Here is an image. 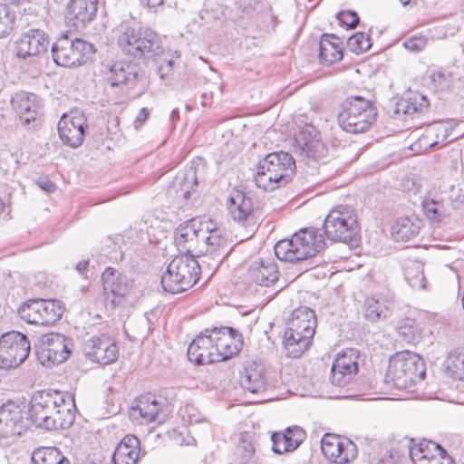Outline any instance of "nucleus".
Instances as JSON below:
<instances>
[{
  "label": "nucleus",
  "instance_id": "774afa93",
  "mask_svg": "<svg viewBox=\"0 0 464 464\" xmlns=\"http://www.w3.org/2000/svg\"><path fill=\"white\" fill-rule=\"evenodd\" d=\"M88 266H89V261L88 260H82V261L79 262L76 265L75 269L78 271V273L81 276H83L84 277H86V273H87V270H88Z\"/></svg>",
  "mask_w": 464,
  "mask_h": 464
},
{
  "label": "nucleus",
  "instance_id": "e2e57ef3",
  "mask_svg": "<svg viewBox=\"0 0 464 464\" xmlns=\"http://www.w3.org/2000/svg\"><path fill=\"white\" fill-rule=\"evenodd\" d=\"M140 5L148 12L157 14L164 5V0H139Z\"/></svg>",
  "mask_w": 464,
  "mask_h": 464
},
{
  "label": "nucleus",
  "instance_id": "9d476101",
  "mask_svg": "<svg viewBox=\"0 0 464 464\" xmlns=\"http://www.w3.org/2000/svg\"><path fill=\"white\" fill-rule=\"evenodd\" d=\"M105 79L111 87L126 85L141 95L149 85L148 77L138 65L118 61L106 66Z\"/></svg>",
  "mask_w": 464,
  "mask_h": 464
},
{
  "label": "nucleus",
  "instance_id": "052dcab7",
  "mask_svg": "<svg viewBox=\"0 0 464 464\" xmlns=\"http://www.w3.org/2000/svg\"><path fill=\"white\" fill-rule=\"evenodd\" d=\"M271 440L273 442L272 450L276 454H283L285 452H288V450H284V448L286 447V439L285 436L283 435L282 432L275 431L271 435Z\"/></svg>",
  "mask_w": 464,
  "mask_h": 464
},
{
  "label": "nucleus",
  "instance_id": "6e6552de",
  "mask_svg": "<svg viewBox=\"0 0 464 464\" xmlns=\"http://www.w3.org/2000/svg\"><path fill=\"white\" fill-rule=\"evenodd\" d=\"M63 392L59 391H39L31 400L28 415L32 423L46 430H53L55 411L58 403H63Z\"/></svg>",
  "mask_w": 464,
  "mask_h": 464
},
{
  "label": "nucleus",
  "instance_id": "37998d69",
  "mask_svg": "<svg viewBox=\"0 0 464 464\" xmlns=\"http://www.w3.org/2000/svg\"><path fill=\"white\" fill-rule=\"evenodd\" d=\"M66 460L69 459L54 447L39 448L32 454V461L34 464H61Z\"/></svg>",
  "mask_w": 464,
  "mask_h": 464
},
{
  "label": "nucleus",
  "instance_id": "a878e982",
  "mask_svg": "<svg viewBox=\"0 0 464 464\" xmlns=\"http://www.w3.org/2000/svg\"><path fill=\"white\" fill-rule=\"evenodd\" d=\"M316 324L314 311L307 306H301L293 311L286 323L285 331L295 333L296 335L303 334L313 340Z\"/></svg>",
  "mask_w": 464,
  "mask_h": 464
},
{
  "label": "nucleus",
  "instance_id": "338daca9",
  "mask_svg": "<svg viewBox=\"0 0 464 464\" xmlns=\"http://www.w3.org/2000/svg\"><path fill=\"white\" fill-rule=\"evenodd\" d=\"M148 116H149V111L146 108H142L140 111V112L138 113V115L134 121L135 128H139L143 122H145Z\"/></svg>",
  "mask_w": 464,
  "mask_h": 464
},
{
  "label": "nucleus",
  "instance_id": "473e14b6",
  "mask_svg": "<svg viewBox=\"0 0 464 464\" xmlns=\"http://www.w3.org/2000/svg\"><path fill=\"white\" fill-rule=\"evenodd\" d=\"M140 440L134 435L125 436L112 455L113 464H136L140 458Z\"/></svg>",
  "mask_w": 464,
  "mask_h": 464
},
{
  "label": "nucleus",
  "instance_id": "1a4fd4ad",
  "mask_svg": "<svg viewBox=\"0 0 464 464\" xmlns=\"http://www.w3.org/2000/svg\"><path fill=\"white\" fill-rule=\"evenodd\" d=\"M52 55L57 65L75 67L85 63L93 53L92 45L82 39L70 40L66 35L52 45Z\"/></svg>",
  "mask_w": 464,
  "mask_h": 464
},
{
  "label": "nucleus",
  "instance_id": "bf43d9fd",
  "mask_svg": "<svg viewBox=\"0 0 464 464\" xmlns=\"http://www.w3.org/2000/svg\"><path fill=\"white\" fill-rule=\"evenodd\" d=\"M283 435L285 436V442H286V447L284 448V450H288L289 451H293L295 450V449H297L299 447V445L303 442L304 439V436H305V433L304 430H295L294 432V437L295 438H291V436H289L288 434H286V431L285 432H282Z\"/></svg>",
  "mask_w": 464,
  "mask_h": 464
},
{
  "label": "nucleus",
  "instance_id": "aec40b11",
  "mask_svg": "<svg viewBox=\"0 0 464 464\" xmlns=\"http://www.w3.org/2000/svg\"><path fill=\"white\" fill-rule=\"evenodd\" d=\"M83 353L91 361L107 365L117 360L119 348L107 336H92L85 341Z\"/></svg>",
  "mask_w": 464,
  "mask_h": 464
},
{
  "label": "nucleus",
  "instance_id": "8fccbe9b",
  "mask_svg": "<svg viewBox=\"0 0 464 464\" xmlns=\"http://www.w3.org/2000/svg\"><path fill=\"white\" fill-rule=\"evenodd\" d=\"M372 46L371 37L368 34L358 32L347 40L348 49L355 53L368 51Z\"/></svg>",
  "mask_w": 464,
  "mask_h": 464
},
{
  "label": "nucleus",
  "instance_id": "49530a36",
  "mask_svg": "<svg viewBox=\"0 0 464 464\" xmlns=\"http://www.w3.org/2000/svg\"><path fill=\"white\" fill-rule=\"evenodd\" d=\"M450 130V128L446 123L435 122L426 129L423 140H432L435 138L434 140H431L427 144L430 148H434L440 142H443L447 140Z\"/></svg>",
  "mask_w": 464,
  "mask_h": 464
},
{
  "label": "nucleus",
  "instance_id": "7c9ffc66",
  "mask_svg": "<svg viewBox=\"0 0 464 464\" xmlns=\"http://www.w3.org/2000/svg\"><path fill=\"white\" fill-rule=\"evenodd\" d=\"M394 301L392 297L378 295L366 298L363 305V315L370 322H378L389 318Z\"/></svg>",
  "mask_w": 464,
  "mask_h": 464
},
{
  "label": "nucleus",
  "instance_id": "39448f33",
  "mask_svg": "<svg viewBox=\"0 0 464 464\" xmlns=\"http://www.w3.org/2000/svg\"><path fill=\"white\" fill-rule=\"evenodd\" d=\"M119 46L130 56L139 59L154 58L160 53V40L147 28L126 27L118 38Z\"/></svg>",
  "mask_w": 464,
  "mask_h": 464
},
{
  "label": "nucleus",
  "instance_id": "ddd939ff",
  "mask_svg": "<svg viewBox=\"0 0 464 464\" xmlns=\"http://www.w3.org/2000/svg\"><path fill=\"white\" fill-rule=\"evenodd\" d=\"M299 144V156L305 165L316 169V164H324L328 158V150L321 140L319 132L313 125H305L296 139Z\"/></svg>",
  "mask_w": 464,
  "mask_h": 464
},
{
  "label": "nucleus",
  "instance_id": "f257e3e1",
  "mask_svg": "<svg viewBox=\"0 0 464 464\" xmlns=\"http://www.w3.org/2000/svg\"><path fill=\"white\" fill-rule=\"evenodd\" d=\"M324 247V235L318 228L305 227L295 232L290 239L278 241L274 248L278 259L295 263L314 256Z\"/></svg>",
  "mask_w": 464,
  "mask_h": 464
},
{
  "label": "nucleus",
  "instance_id": "6ab92c4d",
  "mask_svg": "<svg viewBox=\"0 0 464 464\" xmlns=\"http://www.w3.org/2000/svg\"><path fill=\"white\" fill-rule=\"evenodd\" d=\"M164 405L163 400L151 393L142 394L129 409L130 419L138 424L148 425L157 420Z\"/></svg>",
  "mask_w": 464,
  "mask_h": 464
},
{
  "label": "nucleus",
  "instance_id": "c03bdc74",
  "mask_svg": "<svg viewBox=\"0 0 464 464\" xmlns=\"http://www.w3.org/2000/svg\"><path fill=\"white\" fill-rule=\"evenodd\" d=\"M336 457V464H347L354 460L358 455V449L351 440L339 436Z\"/></svg>",
  "mask_w": 464,
  "mask_h": 464
},
{
  "label": "nucleus",
  "instance_id": "f3484780",
  "mask_svg": "<svg viewBox=\"0 0 464 464\" xmlns=\"http://www.w3.org/2000/svg\"><path fill=\"white\" fill-rule=\"evenodd\" d=\"M102 291L112 307L120 304L132 287V281L113 267L108 266L102 274Z\"/></svg>",
  "mask_w": 464,
  "mask_h": 464
},
{
  "label": "nucleus",
  "instance_id": "6e6d98bb",
  "mask_svg": "<svg viewBox=\"0 0 464 464\" xmlns=\"http://www.w3.org/2000/svg\"><path fill=\"white\" fill-rule=\"evenodd\" d=\"M433 88L438 92L449 90L452 85V76L450 72H435L430 75Z\"/></svg>",
  "mask_w": 464,
  "mask_h": 464
},
{
  "label": "nucleus",
  "instance_id": "bb28decb",
  "mask_svg": "<svg viewBox=\"0 0 464 464\" xmlns=\"http://www.w3.org/2000/svg\"><path fill=\"white\" fill-rule=\"evenodd\" d=\"M84 123L85 120L81 116L63 115L58 122L61 140L72 148L82 145L85 133Z\"/></svg>",
  "mask_w": 464,
  "mask_h": 464
},
{
  "label": "nucleus",
  "instance_id": "09e8293b",
  "mask_svg": "<svg viewBox=\"0 0 464 464\" xmlns=\"http://www.w3.org/2000/svg\"><path fill=\"white\" fill-rule=\"evenodd\" d=\"M254 438L251 432H243L239 435L237 446V454L242 463H246L255 453Z\"/></svg>",
  "mask_w": 464,
  "mask_h": 464
},
{
  "label": "nucleus",
  "instance_id": "7ed1b4c3",
  "mask_svg": "<svg viewBox=\"0 0 464 464\" xmlns=\"http://www.w3.org/2000/svg\"><path fill=\"white\" fill-rule=\"evenodd\" d=\"M426 368L420 355L402 351L390 358L386 378L398 389H409L424 379Z\"/></svg>",
  "mask_w": 464,
  "mask_h": 464
},
{
  "label": "nucleus",
  "instance_id": "ea45409f",
  "mask_svg": "<svg viewBox=\"0 0 464 464\" xmlns=\"http://www.w3.org/2000/svg\"><path fill=\"white\" fill-rule=\"evenodd\" d=\"M197 186L198 179L194 169H189L182 175L177 176L174 181L177 196L182 197L185 199L190 198L191 193L195 191V187Z\"/></svg>",
  "mask_w": 464,
  "mask_h": 464
},
{
  "label": "nucleus",
  "instance_id": "b1692460",
  "mask_svg": "<svg viewBox=\"0 0 464 464\" xmlns=\"http://www.w3.org/2000/svg\"><path fill=\"white\" fill-rule=\"evenodd\" d=\"M16 54L25 59L30 56H37L48 50L49 39L43 30L29 29L22 34L16 43Z\"/></svg>",
  "mask_w": 464,
  "mask_h": 464
},
{
  "label": "nucleus",
  "instance_id": "a18cd8bd",
  "mask_svg": "<svg viewBox=\"0 0 464 464\" xmlns=\"http://www.w3.org/2000/svg\"><path fill=\"white\" fill-rule=\"evenodd\" d=\"M446 372L455 379L464 381V353L451 352L445 361Z\"/></svg>",
  "mask_w": 464,
  "mask_h": 464
},
{
  "label": "nucleus",
  "instance_id": "603ef678",
  "mask_svg": "<svg viewBox=\"0 0 464 464\" xmlns=\"http://www.w3.org/2000/svg\"><path fill=\"white\" fill-rule=\"evenodd\" d=\"M14 12L7 5H0V37L8 35L14 24Z\"/></svg>",
  "mask_w": 464,
  "mask_h": 464
},
{
  "label": "nucleus",
  "instance_id": "c85d7f7f",
  "mask_svg": "<svg viewBox=\"0 0 464 464\" xmlns=\"http://www.w3.org/2000/svg\"><path fill=\"white\" fill-rule=\"evenodd\" d=\"M227 208L231 218L243 226L246 227L251 220L255 219L254 203L244 192L233 193L227 200Z\"/></svg>",
  "mask_w": 464,
  "mask_h": 464
},
{
  "label": "nucleus",
  "instance_id": "13d9d810",
  "mask_svg": "<svg viewBox=\"0 0 464 464\" xmlns=\"http://www.w3.org/2000/svg\"><path fill=\"white\" fill-rule=\"evenodd\" d=\"M427 43L428 38L423 35L411 36L403 43V46L410 52H420L425 48Z\"/></svg>",
  "mask_w": 464,
  "mask_h": 464
},
{
  "label": "nucleus",
  "instance_id": "0eeeda50",
  "mask_svg": "<svg viewBox=\"0 0 464 464\" xmlns=\"http://www.w3.org/2000/svg\"><path fill=\"white\" fill-rule=\"evenodd\" d=\"M63 312V303L55 299H30L17 310L20 318L27 324L44 326L55 324L61 319Z\"/></svg>",
  "mask_w": 464,
  "mask_h": 464
},
{
  "label": "nucleus",
  "instance_id": "5fc2aeb1",
  "mask_svg": "<svg viewBox=\"0 0 464 464\" xmlns=\"http://www.w3.org/2000/svg\"><path fill=\"white\" fill-rule=\"evenodd\" d=\"M423 210L427 218L434 223L441 222L446 217L443 205L434 200L424 202Z\"/></svg>",
  "mask_w": 464,
  "mask_h": 464
},
{
  "label": "nucleus",
  "instance_id": "a19ab883",
  "mask_svg": "<svg viewBox=\"0 0 464 464\" xmlns=\"http://www.w3.org/2000/svg\"><path fill=\"white\" fill-rule=\"evenodd\" d=\"M397 332L401 340L410 344H416L422 339L420 327L414 319L405 317L397 324Z\"/></svg>",
  "mask_w": 464,
  "mask_h": 464
},
{
  "label": "nucleus",
  "instance_id": "680f3d73",
  "mask_svg": "<svg viewBox=\"0 0 464 464\" xmlns=\"http://www.w3.org/2000/svg\"><path fill=\"white\" fill-rule=\"evenodd\" d=\"M427 464H455V461L451 456L447 453L446 450L441 448Z\"/></svg>",
  "mask_w": 464,
  "mask_h": 464
},
{
  "label": "nucleus",
  "instance_id": "f03ea898",
  "mask_svg": "<svg viewBox=\"0 0 464 464\" xmlns=\"http://www.w3.org/2000/svg\"><path fill=\"white\" fill-rule=\"evenodd\" d=\"M201 273L207 274V270L200 261L188 256H177L161 276L162 289L172 295L183 293L198 281Z\"/></svg>",
  "mask_w": 464,
  "mask_h": 464
},
{
  "label": "nucleus",
  "instance_id": "4c0bfd02",
  "mask_svg": "<svg viewBox=\"0 0 464 464\" xmlns=\"http://www.w3.org/2000/svg\"><path fill=\"white\" fill-rule=\"evenodd\" d=\"M283 343L286 356L298 358L310 348L312 340L303 334L285 331Z\"/></svg>",
  "mask_w": 464,
  "mask_h": 464
},
{
  "label": "nucleus",
  "instance_id": "e433bc0d",
  "mask_svg": "<svg viewBox=\"0 0 464 464\" xmlns=\"http://www.w3.org/2000/svg\"><path fill=\"white\" fill-rule=\"evenodd\" d=\"M332 39L339 40L334 34H324L319 42V61L324 65H331L343 58L342 48Z\"/></svg>",
  "mask_w": 464,
  "mask_h": 464
},
{
  "label": "nucleus",
  "instance_id": "c756f323",
  "mask_svg": "<svg viewBox=\"0 0 464 464\" xmlns=\"http://www.w3.org/2000/svg\"><path fill=\"white\" fill-rule=\"evenodd\" d=\"M278 268L271 259L254 261L248 268L249 277L257 285L269 286L278 280Z\"/></svg>",
  "mask_w": 464,
  "mask_h": 464
},
{
  "label": "nucleus",
  "instance_id": "423d86ee",
  "mask_svg": "<svg viewBox=\"0 0 464 464\" xmlns=\"http://www.w3.org/2000/svg\"><path fill=\"white\" fill-rule=\"evenodd\" d=\"M324 231L334 242H352L358 232L354 209L348 205H339L330 210L324 222Z\"/></svg>",
  "mask_w": 464,
  "mask_h": 464
},
{
  "label": "nucleus",
  "instance_id": "79ce46f5",
  "mask_svg": "<svg viewBox=\"0 0 464 464\" xmlns=\"http://www.w3.org/2000/svg\"><path fill=\"white\" fill-rule=\"evenodd\" d=\"M404 277L412 288L424 289L426 278L423 275V264L416 260H409L404 265Z\"/></svg>",
  "mask_w": 464,
  "mask_h": 464
},
{
  "label": "nucleus",
  "instance_id": "a211bd4d",
  "mask_svg": "<svg viewBox=\"0 0 464 464\" xmlns=\"http://www.w3.org/2000/svg\"><path fill=\"white\" fill-rule=\"evenodd\" d=\"M212 336L211 329H206L190 343L188 348V358L190 362L196 365L220 362Z\"/></svg>",
  "mask_w": 464,
  "mask_h": 464
},
{
  "label": "nucleus",
  "instance_id": "412c9836",
  "mask_svg": "<svg viewBox=\"0 0 464 464\" xmlns=\"http://www.w3.org/2000/svg\"><path fill=\"white\" fill-rule=\"evenodd\" d=\"M212 338L215 342L216 351L221 361H226L237 355L243 347V336L232 327H220L211 329Z\"/></svg>",
  "mask_w": 464,
  "mask_h": 464
},
{
  "label": "nucleus",
  "instance_id": "4be33fe9",
  "mask_svg": "<svg viewBox=\"0 0 464 464\" xmlns=\"http://www.w3.org/2000/svg\"><path fill=\"white\" fill-rule=\"evenodd\" d=\"M258 166L259 169H265L268 175H272L286 184L291 180L295 169V161L291 154L280 151L266 155Z\"/></svg>",
  "mask_w": 464,
  "mask_h": 464
},
{
  "label": "nucleus",
  "instance_id": "3c124183",
  "mask_svg": "<svg viewBox=\"0 0 464 464\" xmlns=\"http://www.w3.org/2000/svg\"><path fill=\"white\" fill-rule=\"evenodd\" d=\"M339 436L334 434L326 433L321 440L322 452L326 459L335 463L336 457L339 456L337 452Z\"/></svg>",
  "mask_w": 464,
  "mask_h": 464
},
{
  "label": "nucleus",
  "instance_id": "864d4df0",
  "mask_svg": "<svg viewBox=\"0 0 464 464\" xmlns=\"http://www.w3.org/2000/svg\"><path fill=\"white\" fill-rule=\"evenodd\" d=\"M255 182L257 187L264 190H274L284 184V182L280 181L274 176L268 175L265 169H259V166L257 167V171L255 175Z\"/></svg>",
  "mask_w": 464,
  "mask_h": 464
},
{
  "label": "nucleus",
  "instance_id": "cd10ccee",
  "mask_svg": "<svg viewBox=\"0 0 464 464\" xmlns=\"http://www.w3.org/2000/svg\"><path fill=\"white\" fill-rule=\"evenodd\" d=\"M24 430L19 405L8 402L0 407V438L20 435Z\"/></svg>",
  "mask_w": 464,
  "mask_h": 464
},
{
  "label": "nucleus",
  "instance_id": "69168bd1",
  "mask_svg": "<svg viewBox=\"0 0 464 464\" xmlns=\"http://www.w3.org/2000/svg\"><path fill=\"white\" fill-rule=\"evenodd\" d=\"M396 459L392 450H386L376 464H395Z\"/></svg>",
  "mask_w": 464,
  "mask_h": 464
},
{
  "label": "nucleus",
  "instance_id": "9b49d317",
  "mask_svg": "<svg viewBox=\"0 0 464 464\" xmlns=\"http://www.w3.org/2000/svg\"><path fill=\"white\" fill-rule=\"evenodd\" d=\"M209 232H208V260L201 258V263L206 267L207 276L210 278L232 251V247L226 236V231L218 227L211 219H208Z\"/></svg>",
  "mask_w": 464,
  "mask_h": 464
},
{
  "label": "nucleus",
  "instance_id": "dca6fc26",
  "mask_svg": "<svg viewBox=\"0 0 464 464\" xmlns=\"http://www.w3.org/2000/svg\"><path fill=\"white\" fill-rule=\"evenodd\" d=\"M358 358L356 349L349 348L339 353L331 368V383L337 387L349 383L358 372Z\"/></svg>",
  "mask_w": 464,
  "mask_h": 464
},
{
  "label": "nucleus",
  "instance_id": "4468645a",
  "mask_svg": "<svg viewBox=\"0 0 464 464\" xmlns=\"http://www.w3.org/2000/svg\"><path fill=\"white\" fill-rule=\"evenodd\" d=\"M70 342L58 333L43 335L34 344L35 354L39 362L46 367L63 362L70 355Z\"/></svg>",
  "mask_w": 464,
  "mask_h": 464
},
{
  "label": "nucleus",
  "instance_id": "58836bf2",
  "mask_svg": "<svg viewBox=\"0 0 464 464\" xmlns=\"http://www.w3.org/2000/svg\"><path fill=\"white\" fill-rule=\"evenodd\" d=\"M419 220L409 217L400 218L392 227V234L396 240L408 241L420 230Z\"/></svg>",
  "mask_w": 464,
  "mask_h": 464
},
{
  "label": "nucleus",
  "instance_id": "f704fd0d",
  "mask_svg": "<svg viewBox=\"0 0 464 464\" xmlns=\"http://www.w3.org/2000/svg\"><path fill=\"white\" fill-rule=\"evenodd\" d=\"M242 387L251 393H258L265 390L263 367L256 362H247L240 377Z\"/></svg>",
  "mask_w": 464,
  "mask_h": 464
},
{
  "label": "nucleus",
  "instance_id": "2f4dec72",
  "mask_svg": "<svg viewBox=\"0 0 464 464\" xmlns=\"http://www.w3.org/2000/svg\"><path fill=\"white\" fill-rule=\"evenodd\" d=\"M198 221L191 219L179 226L175 235V244L179 252L185 256L193 257L194 249L197 247V231Z\"/></svg>",
  "mask_w": 464,
  "mask_h": 464
},
{
  "label": "nucleus",
  "instance_id": "72a5a7b5",
  "mask_svg": "<svg viewBox=\"0 0 464 464\" xmlns=\"http://www.w3.org/2000/svg\"><path fill=\"white\" fill-rule=\"evenodd\" d=\"M63 403H58L55 411L53 430H64L70 428L75 419V404L73 396L69 392H63Z\"/></svg>",
  "mask_w": 464,
  "mask_h": 464
},
{
  "label": "nucleus",
  "instance_id": "0e129e2a",
  "mask_svg": "<svg viewBox=\"0 0 464 464\" xmlns=\"http://www.w3.org/2000/svg\"><path fill=\"white\" fill-rule=\"evenodd\" d=\"M37 185L47 193H53L56 189V185L48 179H39Z\"/></svg>",
  "mask_w": 464,
  "mask_h": 464
},
{
  "label": "nucleus",
  "instance_id": "c9c22d12",
  "mask_svg": "<svg viewBox=\"0 0 464 464\" xmlns=\"http://www.w3.org/2000/svg\"><path fill=\"white\" fill-rule=\"evenodd\" d=\"M441 448V445L431 440H421L415 442L414 440H411L409 455L414 464H427Z\"/></svg>",
  "mask_w": 464,
  "mask_h": 464
},
{
  "label": "nucleus",
  "instance_id": "4d7b16f0",
  "mask_svg": "<svg viewBox=\"0 0 464 464\" xmlns=\"http://www.w3.org/2000/svg\"><path fill=\"white\" fill-rule=\"evenodd\" d=\"M336 18L341 24L351 29L355 28L360 22L357 13L353 10L340 11L336 14Z\"/></svg>",
  "mask_w": 464,
  "mask_h": 464
},
{
  "label": "nucleus",
  "instance_id": "5701e85b",
  "mask_svg": "<svg viewBox=\"0 0 464 464\" xmlns=\"http://www.w3.org/2000/svg\"><path fill=\"white\" fill-rule=\"evenodd\" d=\"M97 10L98 0H70L65 20L75 30L82 29L94 19Z\"/></svg>",
  "mask_w": 464,
  "mask_h": 464
},
{
  "label": "nucleus",
  "instance_id": "2eb2a0df",
  "mask_svg": "<svg viewBox=\"0 0 464 464\" xmlns=\"http://www.w3.org/2000/svg\"><path fill=\"white\" fill-rule=\"evenodd\" d=\"M22 126L29 130H38L43 122V106L39 97L32 92H19L11 99Z\"/></svg>",
  "mask_w": 464,
  "mask_h": 464
},
{
  "label": "nucleus",
  "instance_id": "393cba45",
  "mask_svg": "<svg viewBox=\"0 0 464 464\" xmlns=\"http://www.w3.org/2000/svg\"><path fill=\"white\" fill-rule=\"evenodd\" d=\"M427 97L420 92H411L405 98L398 100L389 111L392 117L407 121L416 114L422 113L429 107Z\"/></svg>",
  "mask_w": 464,
  "mask_h": 464
},
{
  "label": "nucleus",
  "instance_id": "20e7f679",
  "mask_svg": "<svg viewBox=\"0 0 464 464\" xmlns=\"http://www.w3.org/2000/svg\"><path fill=\"white\" fill-rule=\"evenodd\" d=\"M377 110L373 103L362 96L348 97L338 114L340 127L350 133H362L376 121Z\"/></svg>",
  "mask_w": 464,
  "mask_h": 464
},
{
  "label": "nucleus",
  "instance_id": "f8f14e48",
  "mask_svg": "<svg viewBox=\"0 0 464 464\" xmlns=\"http://www.w3.org/2000/svg\"><path fill=\"white\" fill-rule=\"evenodd\" d=\"M30 342L24 334L12 331L4 334L0 338V368H16L29 355Z\"/></svg>",
  "mask_w": 464,
  "mask_h": 464
},
{
  "label": "nucleus",
  "instance_id": "de8ad7c7",
  "mask_svg": "<svg viewBox=\"0 0 464 464\" xmlns=\"http://www.w3.org/2000/svg\"><path fill=\"white\" fill-rule=\"evenodd\" d=\"M209 226L208 225V219L198 221V227L197 231V247L193 252V258H198V261H201V258L208 259V232H209Z\"/></svg>",
  "mask_w": 464,
  "mask_h": 464
}]
</instances>
